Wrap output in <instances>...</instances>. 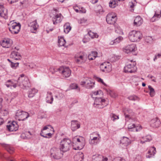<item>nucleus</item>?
Instances as JSON below:
<instances>
[{
    "label": "nucleus",
    "mask_w": 161,
    "mask_h": 161,
    "mask_svg": "<svg viewBox=\"0 0 161 161\" xmlns=\"http://www.w3.org/2000/svg\"><path fill=\"white\" fill-rule=\"evenodd\" d=\"M127 113L126 112H125V118H126V119L125 120H126L128 118V119H129L130 117V115L129 114H127Z\"/></svg>",
    "instance_id": "nucleus-52"
},
{
    "label": "nucleus",
    "mask_w": 161,
    "mask_h": 161,
    "mask_svg": "<svg viewBox=\"0 0 161 161\" xmlns=\"http://www.w3.org/2000/svg\"><path fill=\"white\" fill-rule=\"evenodd\" d=\"M136 126L135 124H130L128 125V128L129 130H131L132 129H135L136 131H137V130L136 128Z\"/></svg>",
    "instance_id": "nucleus-43"
},
{
    "label": "nucleus",
    "mask_w": 161,
    "mask_h": 161,
    "mask_svg": "<svg viewBox=\"0 0 161 161\" xmlns=\"http://www.w3.org/2000/svg\"><path fill=\"white\" fill-rule=\"evenodd\" d=\"M29 26H31V31L32 33H35L34 31H36L38 27L36 20L30 23Z\"/></svg>",
    "instance_id": "nucleus-21"
},
{
    "label": "nucleus",
    "mask_w": 161,
    "mask_h": 161,
    "mask_svg": "<svg viewBox=\"0 0 161 161\" xmlns=\"http://www.w3.org/2000/svg\"><path fill=\"white\" fill-rule=\"evenodd\" d=\"M14 81H12L11 80H8L6 82L5 85L8 87H9L12 86V85L14 84Z\"/></svg>",
    "instance_id": "nucleus-42"
},
{
    "label": "nucleus",
    "mask_w": 161,
    "mask_h": 161,
    "mask_svg": "<svg viewBox=\"0 0 161 161\" xmlns=\"http://www.w3.org/2000/svg\"><path fill=\"white\" fill-rule=\"evenodd\" d=\"M147 77L151 79H153V78H154V77L151 75H149L147 76Z\"/></svg>",
    "instance_id": "nucleus-60"
},
{
    "label": "nucleus",
    "mask_w": 161,
    "mask_h": 161,
    "mask_svg": "<svg viewBox=\"0 0 161 161\" xmlns=\"http://www.w3.org/2000/svg\"><path fill=\"white\" fill-rule=\"evenodd\" d=\"M160 15V14H157L156 13H155L154 15L153 16V17L151 19V20L153 22L155 20V18L156 17L157 18H159Z\"/></svg>",
    "instance_id": "nucleus-48"
},
{
    "label": "nucleus",
    "mask_w": 161,
    "mask_h": 161,
    "mask_svg": "<svg viewBox=\"0 0 161 161\" xmlns=\"http://www.w3.org/2000/svg\"><path fill=\"white\" fill-rule=\"evenodd\" d=\"M4 156L3 154L0 152V158H2Z\"/></svg>",
    "instance_id": "nucleus-62"
},
{
    "label": "nucleus",
    "mask_w": 161,
    "mask_h": 161,
    "mask_svg": "<svg viewBox=\"0 0 161 161\" xmlns=\"http://www.w3.org/2000/svg\"><path fill=\"white\" fill-rule=\"evenodd\" d=\"M62 150L60 149L54 147L51 150V155L52 157L55 159H59L62 157L63 153L61 152Z\"/></svg>",
    "instance_id": "nucleus-5"
},
{
    "label": "nucleus",
    "mask_w": 161,
    "mask_h": 161,
    "mask_svg": "<svg viewBox=\"0 0 161 161\" xmlns=\"http://www.w3.org/2000/svg\"><path fill=\"white\" fill-rule=\"evenodd\" d=\"M98 2L97 0H92V2L93 3H96Z\"/></svg>",
    "instance_id": "nucleus-61"
},
{
    "label": "nucleus",
    "mask_w": 161,
    "mask_h": 161,
    "mask_svg": "<svg viewBox=\"0 0 161 161\" xmlns=\"http://www.w3.org/2000/svg\"><path fill=\"white\" fill-rule=\"evenodd\" d=\"M97 52H92L88 56L89 59L90 60L94 59L96 57H97Z\"/></svg>",
    "instance_id": "nucleus-33"
},
{
    "label": "nucleus",
    "mask_w": 161,
    "mask_h": 161,
    "mask_svg": "<svg viewBox=\"0 0 161 161\" xmlns=\"http://www.w3.org/2000/svg\"><path fill=\"white\" fill-rule=\"evenodd\" d=\"M123 39V37L122 36H119V37L116 38L114 41H112L110 42V44L113 45L114 44H117L120 42Z\"/></svg>",
    "instance_id": "nucleus-37"
},
{
    "label": "nucleus",
    "mask_w": 161,
    "mask_h": 161,
    "mask_svg": "<svg viewBox=\"0 0 161 161\" xmlns=\"http://www.w3.org/2000/svg\"><path fill=\"white\" fill-rule=\"evenodd\" d=\"M97 135L99 137H94L92 138H91V137L90 136V138L91 139L89 140V142L90 144L92 145H96L99 142L101 137L99 134H97Z\"/></svg>",
    "instance_id": "nucleus-23"
},
{
    "label": "nucleus",
    "mask_w": 161,
    "mask_h": 161,
    "mask_svg": "<svg viewBox=\"0 0 161 161\" xmlns=\"http://www.w3.org/2000/svg\"><path fill=\"white\" fill-rule=\"evenodd\" d=\"M100 67L102 71L105 73L109 72L112 69L111 65L108 62H104L101 64Z\"/></svg>",
    "instance_id": "nucleus-11"
},
{
    "label": "nucleus",
    "mask_w": 161,
    "mask_h": 161,
    "mask_svg": "<svg viewBox=\"0 0 161 161\" xmlns=\"http://www.w3.org/2000/svg\"><path fill=\"white\" fill-rule=\"evenodd\" d=\"M8 1L11 4H12L16 2L17 0H8Z\"/></svg>",
    "instance_id": "nucleus-56"
},
{
    "label": "nucleus",
    "mask_w": 161,
    "mask_h": 161,
    "mask_svg": "<svg viewBox=\"0 0 161 161\" xmlns=\"http://www.w3.org/2000/svg\"><path fill=\"white\" fill-rule=\"evenodd\" d=\"M58 43L59 46V47L64 46L66 43V41L64 37L62 36H60V37L58 36Z\"/></svg>",
    "instance_id": "nucleus-32"
},
{
    "label": "nucleus",
    "mask_w": 161,
    "mask_h": 161,
    "mask_svg": "<svg viewBox=\"0 0 161 161\" xmlns=\"http://www.w3.org/2000/svg\"><path fill=\"white\" fill-rule=\"evenodd\" d=\"M117 19L116 15L111 14H108L106 16V20L108 24H114Z\"/></svg>",
    "instance_id": "nucleus-14"
},
{
    "label": "nucleus",
    "mask_w": 161,
    "mask_h": 161,
    "mask_svg": "<svg viewBox=\"0 0 161 161\" xmlns=\"http://www.w3.org/2000/svg\"><path fill=\"white\" fill-rule=\"evenodd\" d=\"M109 94L110 95V96H111L112 97H115V94H114V92H113L111 91L109 92Z\"/></svg>",
    "instance_id": "nucleus-55"
},
{
    "label": "nucleus",
    "mask_w": 161,
    "mask_h": 161,
    "mask_svg": "<svg viewBox=\"0 0 161 161\" xmlns=\"http://www.w3.org/2000/svg\"><path fill=\"white\" fill-rule=\"evenodd\" d=\"M50 71L52 74L58 72L64 77H69L71 75V71L68 67H61L58 69L51 68Z\"/></svg>",
    "instance_id": "nucleus-2"
},
{
    "label": "nucleus",
    "mask_w": 161,
    "mask_h": 161,
    "mask_svg": "<svg viewBox=\"0 0 161 161\" xmlns=\"http://www.w3.org/2000/svg\"><path fill=\"white\" fill-rule=\"evenodd\" d=\"M75 61L78 64H82L85 62V61H82L78 58H75Z\"/></svg>",
    "instance_id": "nucleus-46"
},
{
    "label": "nucleus",
    "mask_w": 161,
    "mask_h": 161,
    "mask_svg": "<svg viewBox=\"0 0 161 161\" xmlns=\"http://www.w3.org/2000/svg\"><path fill=\"white\" fill-rule=\"evenodd\" d=\"M130 4H131L130 5V8L132 9L135 6L134 3H133L132 2H131Z\"/></svg>",
    "instance_id": "nucleus-59"
},
{
    "label": "nucleus",
    "mask_w": 161,
    "mask_h": 161,
    "mask_svg": "<svg viewBox=\"0 0 161 161\" xmlns=\"http://www.w3.org/2000/svg\"><path fill=\"white\" fill-rule=\"evenodd\" d=\"M19 63H14L13 62H11L10 65L11 67L14 69H15L19 65Z\"/></svg>",
    "instance_id": "nucleus-45"
},
{
    "label": "nucleus",
    "mask_w": 161,
    "mask_h": 161,
    "mask_svg": "<svg viewBox=\"0 0 161 161\" xmlns=\"http://www.w3.org/2000/svg\"><path fill=\"white\" fill-rule=\"evenodd\" d=\"M70 87L72 89H76L78 88V85L76 84H73L71 85Z\"/></svg>",
    "instance_id": "nucleus-50"
},
{
    "label": "nucleus",
    "mask_w": 161,
    "mask_h": 161,
    "mask_svg": "<svg viewBox=\"0 0 161 161\" xmlns=\"http://www.w3.org/2000/svg\"><path fill=\"white\" fill-rule=\"evenodd\" d=\"M47 126H44L43 129L42 130L40 135L41 136L46 138H50L52 137V134L50 133H47V131H49V129Z\"/></svg>",
    "instance_id": "nucleus-13"
},
{
    "label": "nucleus",
    "mask_w": 161,
    "mask_h": 161,
    "mask_svg": "<svg viewBox=\"0 0 161 161\" xmlns=\"http://www.w3.org/2000/svg\"><path fill=\"white\" fill-rule=\"evenodd\" d=\"M136 63H134L133 64H128L124 68V71L125 73H135L136 71V68L135 66Z\"/></svg>",
    "instance_id": "nucleus-9"
},
{
    "label": "nucleus",
    "mask_w": 161,
    "mask_h": 161,
    "mask_svg": "<svg viewBox=\"0 0 161 161\" xmlns=\"http://www.w3.org/2000/svg\"><path fill=\"white\" fill-rule=\"evenodd\" d=\"M142 37V33L139 31H132L129 34V38L132 42L139 41Z\"/></svg>",
    "instance_id": "nucleus-4"
},
{
    "label": "nucleus",
    "mask_w": 161,
    "mask_h": 161,
    "mask_svg": "<svg viewBox=\"0 0 161 161\" xmlns=\"http://www.w3.org/2000/svg\"><path fill=\"white\" fill-rule=\"evenodd\" d=\"M84 56L83 55H79V54H77L75 56V58H78L82 61H85L84 59Z\"/></svg>",
    "instance_id": "nucleus-47"
},
{
    "label": "nucleus",
    "mask_w": 161,
    "mask_h": 161,
    "mask_svg": "<svg viewBox=\"0 0 161 161\" xmlns=\"http://www.w3.org/2000/svg\"><path fill=\"white\" fill-rule=\"evenodd\" d=\"M10 57L16 60L20 59L21 58V56L20 53L14 50L10 54Z\"/></svg>",
    "instance_id": "nucleus-24"
},
{
    "label": "nucleus",
    "mask_w": 161,
    "mask_h": 161,
    "mask_svg": "<svg viewBox=\"0 0 161 161\" xmlns=\"http://www.w3.org/2000/svg\"><path fill=\"white\" fill-rule=\"evenodd\" d=\"M76 140L77 142L79 143L80 146L77 147L76 148H74V149L75 150L82 149L84 146V138L82 137H80V138H77Z\"/></svg>",
    "instance_id": "nucleus-22"
},
{
    "label": "nucleus",
    "mask_w": 161,
    "mask_h": 161,
    "mask_svg": "<svg viewBox=\"0 0 161 161\" xmlns=\"http://www.w3.org/2000/svg\"><path fill=\"white\" fill-rule=\"evenodd\" d=\"M21 25L19 23H14L13 25L9 28V31L13 34H17L20 29Z\"/></svg>",
    "instance_id": "nucleus-10"
},
{
    "label": "nucleus",
    "mask_w": 161,
    "mask_h": 161,
    "mask_svg": "<svg viewBox=\"0 0 161 161\" xmlns=\"http://www.w3.org/2000/svg\"><path fill=\"white\" fill-rule=\"evenodd\" d=\"M142 18L140 16H137L134 20V25L136 26H139L142 24Z\"/></svg>",
    "instance_id": "nucleus-27"
},
{
    "label": "nucleus",
    "mask_w": 161,
    "mask_h": 161,
    "mask_svg": "<svg viewBox=\"0 0 161 161\" xmlns=\"http://www.w3.org/2000/svg\"><path fill=\"white\" fill-rule=\"evenodd\" d=\"M156 148L154 147H152L150 150L148 151V153L146 155L147 158H150L154 156L156 153Z\"/></svg>",
    "instance_id": "nucleus-20"
},
{
    "label": "nucleus",
    "mask_w": 161,
    "mask_h": 161,
    "mask_svg": "<svg viewBox=\"0 0 161 161\" xmlns=\"http://www.w3.org/2000/svg\"><path fill=\"white\" fill-rule=\"evenodd\" d=\"M64 32L67 34L71 30V28L69 23H66L64 25Z\"/></svg>",
    "instance_id": "nucleus-34"
},
{
    "label": "nucleus",
    "mask_w": 161,
    "mask_h": 161,
    "mask_svg": "<svg viewBox=\"0 0 161 161\" xmlns=\"http://www.w3.org/2000/svg\"><path fill=\"white\" fill-rule=\"evenodd\" d=\"M17 85L21 88L27 89L31 86V84L28 77L21 74L17 80Z\"/></svg>",
    "instance_id": "nucleus-1"
},
{
    "label": "nucleus",
    "mask_w": 161,
    "mask_h": 161,
    "mask_svg": "<svg viewBox=\"0 0 161 161\" xmlns=\"http://www.w3.org/2000/svg\"><path fill=\"white\" fill-rule=\"evenodd\" d=\"M76 161H82L84 158V155L83 153L79 152L77 153L75 157Z\"/></svg>",
    "instance_id": "nucleus-28"
},
{
    "label": "nucleus",
    "mask_w": 161,
    "mask_h": 161,
    "mask_svg": "<svg viewBox=\"0 0 161 161\" xmlns=\"http://www.w3.org/2000/svg\"><path fill=\"white\" fill-rule=\"evenodd\" d=\"M37 92V91L35 88L31 89L28 91V97L30 98L32 97Z\"/></svg>",
    "instance_id": "nucleus-31"
},
{
    "label": "nucleus",
    "mask_w": 161,
    "mask_h": 161,
    "mask_svg": "<svg viewBox=\"0 0 161 161\" xmlns=\"http://www.w3.org/2000/svg\"><path fill=\"white\" fill-rule=\"evenodd\" d=\"M110 116L111 120L113 121H114L116 120L119 119V116L116 115L114 114H111Z\"/></svg>",
    "instance_id": "nucleus-39"
},
{
    "label": "nucleus",
    "mask_w": 161,
    "mask_h": 161,
    "mask_svg": "<svg viewBox=\"0 0 161 161\" xmlns=\"http://www.w3.org/2000/svg\"><path fill=\"white\" fill-rule=\"evenodd\" d=\"M160 124L159 120L157 118L152 119L151 121L150 125L153 128H157L159 126Z\"/></svg>",
    "instance_id": "nucleus-19"
},
{
    "label": "nucleus",
    "mask_w": 161,
    "mask_h": 161,
    "mask_svg": "<svg viewBox=\"0 0 161 161\" xmlns=\"http://www.w3.org/2000/svg\"><path fill=\"white\" fill-rule=\"evenodd\" d=\"M143 141L141 140L140 143L143 144L146 142H150L152 140V137L151 135H148L142 137Z\"/></svg>",
    "instance_id": "nucleus-30"
},
{
    "label": "nucleus",
    "mask_w": 161,
    "mask_h": 161,
    "mask_svg": "<svg viewBox=\"0 0 161 161\" xmlns=\"http://www.w3.org/2000/svg\"><path fill=\"white\" fill-rule=\"evenodd\" d=\"M148 88L150 91V95L152 97H153L155 94V92L154 89L150 85L148 86Z\"/></svg>",
    "instance_id": "nucleus-40"
},
{
    "label": "nucleus",
    "mask_w": 161,
    "mask_h": 161,
    "mask_svg": "<svg viewBox=\"0 0 161 161\" xmlns=\"http://www.w3.org/2000/svg\"><path fill=\"white\" fill-rule=\"evenodd\" d=\"M80 127V125L78 122L77 121L75 120H72L71 121V129L74 131L77 129L79 128Z\"/></svg>",
    "instance_id": "nucleus-18"
},
{
    "label": "nucleus",
    "mask_w": 161,
    "mask_h": 161,
    "mask_svg": "<svg viewBox=\"0 0 161 161\" xmlns=\"http://www.w3.org/2000/svg\"><path fill=\"white\" fill-rule=\"evenodd\" d=\"M0 16L5 19L8 18L7 10L2 4H0Z\"/></svg>",
    "instance_id": "nucleus-16"
},
{
    "label": "nucleus",
    "mask_w": 161,
    "mask_h": 161,
    "mask_svg": "<svg viewBox=\"0 0 161 161\" xmlns=\"http://www.w3.org/2000/svg\"><path fill=\"white\" fill-rule=\"evenodd\" d=\"M93 94L92 95V97L94 98H95L94 97H93V96H97V97H100L99 95H101L102 96L103 95V93L102 91L99 90L96 92H93Z\"/></svg>",
    "instance_id": "nucleus-38"
},
{
    "label": "nucleus",
    "mask_w": 161,
    "mask_h": 161,
    "mask_svg": "<svg viewBox=\"0 0 161 161\" xmlns=\"http://www.w3.org/2000/svg\"><path fill=\"white\" fill-rule=\"evenodd\" d=\"M115 31L117 33H120L121 32L120 28L119 27L117 28V29L115 28Z\"/></svg>",
    "instance_id": "nucleus-53"
},
{
    "label": "nucleus",
    "mask_w": 161,
    "mask_h": 161,
    "mask_svg": "<svg viewBox=\"0 0 161 161\" xmlns=\"http://www.w3.org/2000/svg\"><path fill=\"white\" fill-rule=\"evenodd\" d=\"M130 143V140L128 137L125 136L122 138L120 141V143L125 146H128Z\"/></svg>",
    "instance_id": "nucleus-25"
},
{
    "label": "nucleus",
    "mask_w": 161,
    "mask_h": 161,
    "mask_svg": "<svg viewBox=\"0 0 161 161\" xmlns=\"http://www.w3.org/2000/svg\"><path fill=\"white\" fill-rule=\"evenodd\" d=\"M116 4L115 1L112 0L109 3V6L112 8H114L116 7Z\"/></svg>",
    "instance_id": "nucleus-41"
},
{
    "label": "nucleus",
    "mask_w": 161,
    "mask_h": 161,
    "mask_svg": "<svg viewBox=\"0 0 161 161\" xmlns=\"http://www.w3.org/2000/svg\"><path fill=\"white\" fill-rule=\"evenodd\" d=\"M113 161H125V160L120 157H118L115 158Z\"/></svg>",
    "instance_id": "nucleus-49"
},
{
    "label": "nucleus",
    "mask_w": 161,
    "mask_h": 161,
    "mask_svg": "<svg viewBox=\"0 0 161 161\" xmlns=\"http://www.w3.org/2000/svg\"><path fill=\"white\" fill-rule=\"evenodd\" d=\"M62 15L61 14H56L53 18V24L56 25L58 23H60L62 21L61 16Z\"/></svg>",
    "instance_id": "nucleus-26"
},
{
    "label": "nucleus",
    "mask_w": 161,
    "mask_h": 161,
    "mask_svg": "<svg viewBox=\"0 0 161 161\" xmlns=\"http://www.w3.org/2000/svg\"><path fill=\"white\" fill-rule=\"evenodd\" d=\"M14 81V83L12 85V86H13L14 88H15L17 86H18V85H17V81H16V83L15 82V81Z\"/></svg>",
    "instance_id": "nucleus-57"
},
{
    "label": "nucleus",
    "mask_w": 161,
    "mask_h": 161,
    "mask_svg": "<svg viewBox=\"0 0 161 161\" xmlns=\"http://www.w3.org/2000/svg\"><path fill=\"white\" fill-rule=\"evenodd\" d=\"M7 128L9 131H16L18 129V125L16 122L13 121L9 125H7Z\"/></svg>",
    "instance_id": "nucleus-15"
},
{
    "label": "nucleus",
    "mask_w": 161,
    "mask_h": 161,
    "mask_svg": "<svg viewBox=\"0 0 161 161\" xmlns=\"http://www.w3.org/2000/svg\"><path fill=\"white\" fill-rule=\"evenodd\" d=\"M142 85L144 87L146 86V84L144 82H143L142 84Z\"/></svg>",
    "instance_id": "nucleus-64"
},
{
    "label": "nucleus",
    "mask_w": 161,
    "mask_h": 161,
    "mask_svg": "<svg viewBox=\"0 0 161 161\" xmlns=\"http://www.w3.org/2000/svg\"><path fill=\"white\" fill-rule=\"evenodd\" d=\"M16 116L19 120L24 121L29 117V114L26 112L18 110L16 113Z\"/></svg>",
    "instance_id": "nucleus-7"
},
{
    "label": "nucleus",
    "mask_w": 161,
    "mask_h": 161,
    "mask_svg": "<svg viewBox=\"0 0 161 161\" xmlns=\"http://www.w3.org/2000/svg\"><path fill=\"white\" fill-rule=\"evenodd\" d=\"M125 112H126L127 114L130 115H132L133 113L132 110L130 109H127Z\"/></svg>",
    "instance_id": "nucleus-51"
},
{
    "label": "nucleus",
    "mask_w": 161,
    "mask_h": 161,
    "mask_svg": "<svg viewBox=\"0 0 161 161\" xmlns=\"http://www.w3.org/2000/svg\"><path fill=\"white\" fill-rule=\"evenodd\" d=\"M88 34L90 36H91L92 38H93V36H92V35L93 34V33L91 32H89Z\"/></svg>",
    "instance_id": "nucleus-58"
},
{
    "label": "nucleus",
    "mask_w": 161,
    "mask_h": 161,
    "mask_svg": "<svg viewBox=\"0 0 161 161\" xmlns=\"http://www.w3.org/2000/svg\"><path fill=\"white\" fill-rule=\"evenodd\" d=\"M52 93L50 92H47V96L46 97V102L51 104L53 100V96L52 95Z\"/></svg>",
    "instance_id": "nucleus-29"
},
{
    "label": "nucleus",
    "mask_w": 161,
    "mask_h": 161,
    "mask_svg": "<svg viewBox=\"0 0 161 161\" xmlns=\"http://www.w3.org/2000/svg\"><path fill=\"white\" fill-rule=\"evenodd\" d=\"M3 146L9 153L11 154L13 153V148L10 146L8 145L4 144L3 145Z\"/></svg>",
    "instance_id": "nucleus-36"
},
{
    "label": "nucleus",
    "mask_w": 161,
    "mask_h": 161,
    "mask_svg": "<svg viewBox=\"0 0 161 161\" xmlns=\"http://www.w3.org/2000/svg\"><path fill=\"white\" fill-rule=\"evenodd\" d=\"M92 161H107L108 158L103 157L101 155L97 154L94 155L92 157Z\"/></svg>",
    "instance_id": "nucleus-17"
},
{
    "label": "nucleus",
    "mask_w": 161,
    "mask_h": 161,
    "mask_svg": "<svg viewBox=\"0 0 161 161\" xmlns=\"http://www.w3.org/2000/svg\"><path fill=\"white\" fill-rule=\"evenodd\" d=\"M72 145L71 140L69 139L64 138L61 141L60 148L63 152H64L69 151Z\"/></svg>",
    "instance_id": "nucleus-3"
},
{
    "label": "nucleus",
    "mask_w": 161,
    "mask_h": 161,
    "mask_svg": "<svg viewBox=\"0 0 161 161\" xmlns=\"http://www.w3.org/2000/svg\"><path fill=\"white\" fill-rule=\"evenodd\" d=\"M136 49V45L135 44H132L128 45L125 47L123 48V50L124 52L127 53H129L135 51Z\"/></svg>",
    "instance_id": "nucleus-12"
},
{
    "label": "nucleus",
    "mask_w": 161,
    "mask_h": 161,
    "mask_svg": "<svg viewBox=\"0 0 161 161\" xmlns=\"http://www.w3.org/2000/svg\"><path fill=\"white\" fill-rule=\"evenodd\" d=\"M95 99L94 103V106L96 108H102L106 106L107 103H105V100L103 99L101 97H95Z\"/></svg>",
    "instance_id": "nucleus-6"
},
{
    "label": "nucleus",
    "mask_w": 161,
    "mask_h": 161,
    "mask_svg": "<svg viewBox=\"0 0 161 161\" xmlns=\"http://www.w3.org/2000/svg\"><path fill=\"white\" fill-rule=\"evenodd\" d=\"M92 80L91 79L88 78L85 81H81L80 82V85L84 86L86 88H92L94 87L95 84Z\"/></svg>",
    "instance_id": "nucleus-8"
},
{
    "label": "nucleus",
    "mask_w": 161,
    "mask_h": 161,
    "mask_svg": "<svg viewBox=\"0 0 161 161\" xmlns=\"http://www.w3.org/2000/svg\"><path fill=\"white\" fill-rule=\"evenodd\" d=\"M9 42L6 40H3L1 42L0 44L4 47L8 48L9 47Z\"/></svg>",
    "instance_id": "nucleus-35"
},
{
    "label": "nucleus",
    "mask_w": 161,
    "mask_h": 161,
    "mask_svg": "<svg viewBox=\"0 0 161 161\" xmlns=\"http://www.w3.org/2000/svg\"><path fill=\"white\" fill-rule=\"evenodd\" d=\"M128 98L130 100L135 101L136 100H137L138 97L135 95H132L129 97H128Z\"/></svg>",
    "instance_id": "nucleus-44"
},
{
    "label": "nucleus",
    "mask_w": 161,
    "mask_h": 161,
    "mask_svg": "<svg viewBox=\"0 0 161 161\" xmlns=\"http://www.w3.org/2000/svg\"><path fill=\"white\" fill-rule=\"evenodd\" d=\"M156 56H157V57L158 58H160L161 57V53L158 54Z\"/></svg>",
    "instance_id": "nucleus-63"
},
{
    "label": "nucleus",
    "mask_w": 161,
    "mask_h": 161,
    "mask_svg": "<svg viewBox=\"0 0 161 161\" xmlns=\"http://www.w3.org/2000/svg\"><path fill=\"white\" fill-rule=\"evenodd\" d=\"M97 81L99 82H101L104 85H106V84L104 82L103 80L100 78H98L97 79Z\"/></svg>",
    "instance_id": "nucleus-54"
}]
</instances>
